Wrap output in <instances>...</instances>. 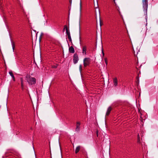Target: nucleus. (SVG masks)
Returning a JSON list of instances; mask_svg holds the SVG:
<instances>
[{
	"label": "nucleus",
	"mask_w": 158,
	"mask_h": 158,
	"mask_svg": "<svg viewBox=\"0 0 158 158\" xmlns=\"http://www.w3.org/2000/svg\"><path fill=\"white\" fill-rule=\"evenodd\" d=\"M26 80L30 85H34L36 83V79L30 75H28L26 76Z\"/></svg>",
	"instance_id": "nucleus-1"
},
{
	"label": "nucleus",
	"mask_w": 158,
	"mask_h": 158,
	"mask_svg": "<svg viewBox=\"0 0 158 158\" xmlns=\"http://www.w3.org/2000/svg\"><path fill=\"white\" fill-rule=\"evenodd\" d=\"M143 3V7L144 13L145 15V17H147V11L148 7V0H142Z\"/></svg>",
	"instance_id": "nucleus-2"
},
{
	"label": "nucleus",
	"mask_w": 158,
	"mask_h": 158,
	"mask_svg": "<svg viewBox=\"0 0 158 158\" xmlns=\"http://www.w3.org/2000/svg\"><path fill=\"white\" fill-rule=\"evenodd\" d=\"M90 62V59L89 58H85L83 60V64L84 67L89 65Z\"/></svg>",
	"instance_id": "nucleus-3"
},
{
	"label": "nucleus",
	"mask_w": 158,
	"mask_h": 158,
	"mask_svg": "<svg viewBox=\"0 0 158 158\" xmlns=\"http://www.w3.org/2000/svg\"><path fill=\"white\" fill-rule=\"evenodd\" d=\"M64 28L66 29V33L68 37V39H69V41H71L72 39L70 35V34L69 31H68L67 27L66 26H65Z\"/></svg>",
	"instance_id": "nucleus-4"
},
{
	"label": "nucleus",
	"mask_w": 158,
	"mask_h": 158,
	"mask_svg": "<svg viewBox=\"0 0 158 158\" xmlns=\"http://www.w3.org/2000/svg\"><path fill=\"white\" fill-rule=\"evenodd\" d=\"M87 47L84 45L82 47V53L83 55H86L87 54Z\"/></svg>",
	"instance_id": "nucleus-5"
},
{
	"label": "nucleus",
	"mask_w": 158,
	"mask_h": 158,
	"mask_svg": "<svg viewBox=\"0 0 158 158\" xmlns=\"http://www.w3.org/2000/svg\"><path fill=\"white\" fill-rule=\"evenodd\" d=\"M81 125V123L79 122H77L76 127V131L78 132L80 131V126Z\"/></svg>",
	"instance_id": "nucleus-6"
},
{
	"label": "nucleus",
	"mask_w": 158,
	"mask_h": 158,
	"mask_svg": "<svg viewBox=\"0 0 158 158\" xmlns=\"http://www.w3.org/2000/svg\"><path fill=\"white\" fill-rule=\"evenodd\" d=\"M78 58L77 55L74 54L73 57V60L74 63L75 64L78 62Z\"/></svg>",
	"instance_id": "nucleus-7"
},
{
	"label": "nucleus",
	"mask_w": 158,
	"mask_h": 158,
	"mask_svg": "<svg viewBox=\"0 0 158 158\" xmlns=\"http://www.w3.org/2000/svg\"><path fill=\"white\" fill-rule=\"evenodd\" d=\"M112 110V108L111 106H109L107 109V112L106 113V115H108L110 114L111 111Z\"/></svg>",
	"instance_id": "nucleus-8"
},
{
	"label": "nucleus",
	"mask_w": 158,
	"mask_h": 158,
	"mask_svg": "<svg viewBox=\"0 0 158 158\" xmlns=\"http://www.w3.org/2000/svg\"><path fill=\"white\" fill-rule=\"evenodd\" d=\"M69 51L71 53H74L75 52L73 46H71L69 48Z\"/></svg>",
	"instance_id": "nucleus-9"
},
{
	"label": "nucleus",
	"mask_w": 158,
	"mask_h": 158,
	"mask_svg": "<svg viewBox=\"0 0 158 158\" xmlns=\"http://www.w3.org/2000/svg\"><path fill=\"white\" fill-rule=\"evenodd\" d=\"M113 83L114 84V85L115 86H117V85L118 81L117 78L115 77L114 79Z\"/></svg>",
	"instance_id": "nucleus-10"
},
{
	"label": "nucleus",
	"mask_w": 158,
	"mask_h": 158,
	"mask_svg": "<svg viewBox=\"0 0 158 158\" xmlns=\"http://www.w3.org/2000/svg\"><path fill=\"white\" fill-rule=\"evenodd\" d=\"M21 80V88L22 89H24V83H23V78L22 77L20 78Z\"/></svg>",
	"instance_id": "nucleus-11"
},
{
	"label": "nucleus",
	"mask_w": 158,
	"mask_h": 158,
	"mask_svg": "<svg viewBox=\"0 0 158 158\" xmlns=\"http://www.w3.org/2000/svg\"><path fill=\"white\" fill-rule=\"evenodd\" d=\"M9 73L10 75L11 76L12 78L13 79V81H15V77L12 72L9 71Z\"/></svg>",
	"instance_id": "nucleus-12"
},
{
	"label": "nucleus",
	"mask_w": 158,
	"mask_h": 158,
	"mask_svg": "<svg viewBox=\"0 0 158 158\" xmlns=\"http://www.w3.org/2000/svg\"><path fill=\"white\" fill-rule=\"evenodd\" d=\"M80 146H79L77 147V148H76L75 152L76 154L80 150Z\"/></svg>",
	"instance_id": "nucleus-13"
},
{
	"label": "nucleus",
	"mask_w": 158,
	"mask_h": 158,
	"mask_svg": "<svg viewBox=\"0 0 158 158\" xmlns=\"http://www.w3.org/2000/svg\"><path fill=\"white\" fill-rule=\"evenodd\" d=\"M11 45L13 49V52L14 51V48H15V44L13 42H11Z\"/></svg>",
	"instance_id": "nucleus-14"
},
{
	"label": "nucleus",
	"mask_w": 158,
	"mask_h": 158,
	"mask_svg": "<svg viewBox=\"0 0 158 158\" xmlns=\"http://www.w3.org/2000/svg\"><path fill=\"white\" fill-rule=\"evenodd\" d=\"M113 1L114 2V4L115 5V6H116L117 5V3H118L119 0H113Z\"/></svg>",
	"instance_id": "nucleus-15"
},
{
	"label": "nucleus",
	"mask_w": 158,
	"mask_h": 158,
	"mask_svg": "<svg viewBox=\"0 0 158 158\" xmlns=\"http://www.w3.org/2000/svg\"><path fill=\"white\" fill-rule=\"evenodd\" d=\"M81 2L80 3V17L81 16Z\"/></svg>",
	"instance_id": "nucleus-16"
},
{
	"label": "nucleus",
	"mask_w": 158,
	"mask_h": 158,
	"mask_svg": "<svg viewBox=\"0 0 158 158\" xmlns=\"http://www.w3.org/2000/svg\"><path fill=\"white\" fill-rule=\"evenodd\" d=\"M138 142L139 143H140L141 142L140 139L139 134H138Z\"/></svg>",
	"instance_id": "nucleus-17"
},
{
	"label": "nucleus",
	"mask_w": 158,
	"mask_h": 158,
	"mask_svg": "<svg viewBox=\"0 0 158 158\" xmlns=\"http://www.w3.org/2000/svg\"><path fill=\"white\" fill-rule=\"evenodd\" d=\"M105 63L106 64V65H107V59L106 58H105Z\"/></svg>",
	"instance_id": "nucleus-18"
},
{
	"label": "nucleus",
	"mask_w": 158,
	"mask_h": 158,
	"mask_svg": "<svg viewBox=\"0 0 158 158\" xmlns=\"http://www.w3.org/2000/svg\"><path fill=\"white\" fill-rule=\"evenodd\" d=\"M79 70L80 72L82 70V65L81 64H80L79 66Z\"/></svg>",
	"instance_id": "nucleus-19"
},
{
	"label": "nucleus",
	"mask_w": 158,
	"mask_h": 158,
	"mask_svg": "<svg viewBox=\"0 0 158 158\" xmlns=\"http://www.w3.org/2000/svg\"><path fill=\"white\" fill-rule=\"evenodd\" d=\"M102 53L103 56H104V52H103L102 50Z\"/></svg>",
	"instance_id": "nucleus-20"
},
{
	"label": "nucleus",
	"mask_w": 158,
	"mask_h": 158,
	"mask_svg": "<svg viewBox=\"0 0 158 158\" xmlns=\"http://www.w3.org/2000/svg\"><path fill=\"white\" fill-rule=\"evenodd\" d=\"M53 67L54 68H56V66H55V65H54V66H53Z\"/></svg>",
	"instance_id": "nucleus-21"
},
{
	"label": "nucleus",
	"mask_w": 158,
	"mask_h": 158,
	"mask_svg": "<svg viewBox=\"0 0 158 158\" xmlns=\"http://www.w3.org/2000/svg\"><path fill=\"white\" fill-rule=\"evenodd\" d=\"M72 0H70V1H69L70 3H72Z\"/></svg>",
	"instance_id": "nucleus-22"
},
{
	"label": "nucleus",
	"mask_w": 158,
	"mask_h": 158,
	"mask_svg": "<svg viewBox=\"0 0 158 158\" xmlns=\"http://www.w3.org/2000/svg\"><path fill=\"white\" fill-rule=\"evenodd\" d=\"M97 136H98V131L97 132Z\"/></svg>",
	"instance_id": "nucleus-23"
},
{
	"label": "nucleus",
	"mask_w": 158,
	"mask_h": 158,
	"mask_svg": "<svg viewBox=\"0 0 158 158\" xmlns=\"http://www.w3.org/2000/svg\"><path fill=\"white\" fill-rule=\"evenodd\" d=\"M157 64H158V62H157Z\"/></svg>",
	"instance_id": "nucleus-24"
}]
</instances>
